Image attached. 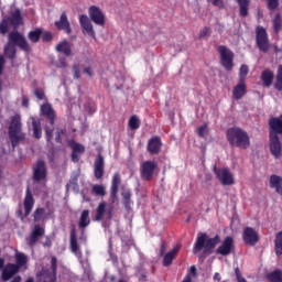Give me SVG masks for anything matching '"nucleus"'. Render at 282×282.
I'll return each instance as SVG.
<instances>
[{
	"mask_svg": "<svg viewBox=\"0 0 282 282\" xmlns=\"http://www.w3.org/2000/svg\"><path fill=\"white\" fill-rule=\"evenodd\" d=\"M17 46L20 47L22 52H26V54L32 52V47L30 46V43H28V40H25V36L19 33V31H12L9 33V41L3 50L6 58H9L10 61L17 58Z\"/></svg>",
	"mask_w": 282,
	"mask_h": 282,
	"instance_id": "1",
	"label": "nucleus"
},
{
	"mask_svg": "<svg viewBox=\"0 0 282 282\" xmlns=\"http://www.w3.org/2000/svg\"><path fill=\"white\" fill-rule=\"evenodd\" d=\"M227 140L231 147H237L238 149L250 148V135L241 128H229L227 130Z\"/></svg>",
	"mask_w": 282,
	"mask_h": 282,
	"instance_id": "2",
	"label": "nucleus"
},
{
	"mask_svg": "<svg viewBox=\"0 0 282 282\" xmlns=\"http://www.w3.org/2000/svg\"><path fill=\"white\" fill-rule=\"evenodd\" d=\"M9 138L11 140L12 149H14L19 142H23V140H25V133H23V123H21V115L11 117Z\"/></svg>",
	"mask_w": 282,
	"mask_h": 282,
	"instance_id": "3",
	"label": "nucleus"
},
{
	"mask_svg": "<svg viewBox=\"0 0 282 282\" xmlns=\"http://www.w3.org/2000/svg\"><path fill=\"white\" fill-rule=\"evenodd\" d=\"M217 243H219V236L208 238V235L206 234H198L196 242L194 243L193 253L197 254L203 250L205 254H210Z\"/></svg>",
	"mask_w": 282,
	"mask_h": 282,
	"instance_id": "4",
	"label": "nucleus"
},
{
	"mask_svg": "<svg viewBox=\"0 0 282 282\" xmlns=\"http://www.w3.org/2000/svg\"><path fill=\"white\" fill-rule=\"evenodd\" d=\"M56 257H53L51 259V270L43 268L42 271L37 274L39 282H56Z\"/></svg>",
	"mask_w": 282,
	"mask_h": 282,
	"instance_id": "5",
	"label": "nucleus"
},
{
	"mask_svg": "<svg viewBox=\"0 0 282 282\" xmlns=\"http://www.w3.org/2000/svg\"><path fill=\"white\" fill-rule=\"evenodd\" d=\"M218 52L220 55V63L223 67L227 72H232V67H235V63L232 62V59L235 58V55L232 54V51H230L226 46H219Z\"/></svg>",
	"mask_w": 282,
	"mask_h": 282,
	"instance_id": "6",
	"label": "nucleus"
},
{
	"mask_svg": "<svg viewBox=\"0 0 282 282\" xmlns=\"http://www.w3.org/2000/svg\"><path fill=\"white\" fill-rule=\"evenodd\" d=\"M96 216L94 217V221H102V219L111 220L113 219V206L107 207L106 202H101L97 209H96Z\"/></svg>",
	"mask_w": 282,
	"mask_h": 282,
	"instance_id": "7",
	"label": "nucleus"
},
{
	"mask_svg": "<svg viewBox=\"0 0 282 282\" xmlns=\"http://www.w3.org/2000/svg\"><path fill=\"white\" fill-rule=\"evenodd\" d=\"M214 172L223 186H232L235 184V177L228 169H217V166H214Z\"/></svg>",
	"mask_w": 282,
	"mask_h": 282,
	"instance_id": "8",
	"label": "nucleus"
},
{
	"mask_svg": "<svg viewBox=\"0 0 282 282\" xmlns=\"http://www.w3.org/2000/svg\"><path fill=\"white\" fill-rule=\"evenodd\" d=\"M79 24L82 28L83 34L85 36H90L91 39H96V31H94V24H91V20L86 14L79 15Z\"/></svg>",
	"mask_w": 282,
	"mask_h": 282,
	"instance_id": "9",
	"label": "nucleus"
},
{
	"mask_svg": "<svg viewBox=\"0 0 282 282\" xmlns=\"http://www.w3.org/2000/svg\"><path fill=\"white\" fill-rule=\"evenodd\" d=\"M257 45L261 52H268L270 50V43L268 42V33L263 26L257 28Z\"/></svg>",
	"mask_w": 282,
	"mask_h": 282,
	"instance_id": "10",
	"label": "nucleus"
},
{
	"mask_svg": "<svg viewBox=\"0 0 282 282\" xmlns=\"http://www.w3.org/2000/svg\"><path fill=\"white\" fill-rule=\"evenodd\" d=\"M45 177H47V167L45 161L40 160L33 169V180L34 182H45Z\"/></svg>",
	"mask_w": 282,
	"mask_h": 282,
	"instance_id": "11",
	"label": "nucleus"
},
{
	"mask_svg": "<svg viewBox=\"0 0 282 282\" xmlns=\"http://www.w3.org/2000/svg\"><path fill=\"white\" fill-rule=\"evenodd\" d=\"M88 15L90 21H93V23H95L96 25H105V13L102 12V10H100V8L91 6L88 9Z\"/></svg>",
	"mask_w": 282,
	"mask_h": 282,
	"instance_id": "12",
	"label": "nucleus"
},
{
	"mask_svg": "<svg viewBox=\"0 0 282 282\" xmlns=\"http://www.w3.org/2000/svg\"><path fill=\"white\" fill-rule=\"evenodd\" d=\"M242 239L247 246H257L259 243V234L254 228L246 227L242 232Z\"/></svg>",
	"mask_w": 282,
	"mask_h": 282,
	"instance_id": "13",
	"label": "nucleus"
},
{
	"mask_svg": "<svg viewBox=\"0 0 282 282\" xmlns=\"http://www.w3.org/2000/svg\"><path fill=\"white\" fill-rule=\"evenodd\" d=\"M156 169H158V163H155V161H145L141 163V177L148 181L151 180Z\"/></svg>",
	"mask_w": 282,
	"mask_h": 282,
	"instance_id": "14",
	"label": "nucleus"
},
{
	"mask_svg": "<svg viewBox=\"0 0 282 282\" xmlns=\"http://www.w3.org/2000/svg\"><path fill=\"white\" fill-rule=\"evenodd\" d=\"M235 246V240L232 237H226L224 242L218 247L217 253L221 254L223 257H228L230 252H232V248Z\"/></svg>",
	"mask_w": 282,
	"mask_h": 282,
	"instance_id": "15",
	"label": "nucleus"
},
{
	"mask_svg": "<svg viewBox=\"0 0 282 282\" xmlns=\"http://www.w3.org/2000/svg\"><path fill=\"white\" fill-rule=\"evenodd\" d=\"M19 272V265L14 263H8L3 269L1 273L2 281H10L14 274H18Z\"/></svg>",
	"mask_w": 282,
	"mask_h": 282,
	"instance_id": "16",
	"label": "nucleus"
},
{
	"mask_svg": "<svg viewBox=\"0 0 282 282\" xmlns=\"http://www.w3.org/2000/svg\"><path fill=\"white\" fill-rule=\"evenodd\" d=\"M270 150L274 158H281V141L274 133H270Z\"/></svg>",
	"mask_w": 282,
	"mask_h": 282,
	"instance_id": "17",
	"label": "nucleus"
},
{
	"mask_svg": "<svg viewBox=\"0 0 282 282\" xmlns=\"http://www.w3.org/2000/svg\"><path fill=\"white\" fill-rule=\"evenodd\" d=\"M94 175L97 180H102L105 175V159L100 154L95 161Z\"/></svg>",
	"mask_w": 282,
	"mask_h": 282,
	"instance_id": "18",
	"label": "nucleus"
},
{
	"mask_svg": "<svg viewBox=\"0 0 282 282\" xmlns=\"http://www.w3.org/2000/svg\"><path fill=\"white\" fill-rule=\"evenodd\" d=\"M57 30H63L66 34H72V26L69 25V20H67V13H62L59 21L55 22Z\"/></svg>",
	"mask_w": 282,
	"mask_h": 282,
	"instance_id": "19",
	"label": "nucleus"
},
{
	"mask_svg": "<svg viewBox=\"0 0 282 282\" xmlns=\"http://www.w3.org/2000/svg\"><path fill=\"white\" fill-rule=\"evenodd\" d=\"M162 150V141L160 138L155 137L149 140L148 142V151L151 155H158Z\"/></svg>",
	"mask_w": 282,
	"mask_h": 282,
	"instance_id": "20",
	"label": "nucleus"
},
{
	"mask_svg": "<svg viewBox=\"0 0 282 282\" xmlns=\"http://www.w3.org/2000/svg\"><path fill=\"white\" fill-rule=\"evenodd\" d=\"M69 243H70V250H72V252H73L78 259H80V257H83V252H80V248L78 247V240H77V236H76V229H72V231H70Z\"/></svg>",
	"mask_w": 282,
	"mask_h": 282,
	"instance_id": "21",
	"label": "nucleus"
},
{
	"mask_svg": "<svg viewBox=\"0 0 282 282\" xmlns=\"http://www.w3.org/2000/svg\"><path fill=\"white\" fill-rule=\"evenodd\" d=\"M7 20L10 23V25H12V28H14V30H17V28H19V25L23 24V17L21 15V10L15 9L11 13V17L7 18Z\"/></svg>",
	"mask_w": 282,
	"mask_h": 282,
	"instance_id": "22",
	"label": "nucleus"
},
{
	"mask_svg": "<svg viewBox=\"0 0 282 282\" xmlns=\"http://www.w3.org/2000/svg\"><path fill=\"white\" fill-rule=\"evenodd\" d=\"M43 235H45V229L41 225H35L28 241L29 246H34L39 241V237H43Z\"/></svg>",
	"mask_w": 282,
	"mask_h": 282,
	"instance_id": "23",
	"label": "nucleus"
},
{
	"mask_svg": "<svg viewBox=\"0 0 282 282\" xmlns=\"http://www.w3.org/2000/svg\"><path fill=\"white\" fill-rule=\"evenodd\" d=\"M89 224H91V218L89 217V210L84 209L79 216V221H78V226H79V229L82 230V235H85V228H87Z\"/></svg>",
	"mask_w": 282,
	"mask_h": 282,
	"instance_id": "24",
	"label": "nucleus"
},
{
	"mask_svg": "<svg viewBox=\"0 0 282 282\" xmlns=\"http://www.w3.org/2000/svg\"><path fill=\"white\" fill-rule=\"evenodd\" d=\"M32 208H34V197L32 196V192H30V187L26 188V195L24 198V215L28 217L32 213Z\"/></svg>",
	"mask_w": 282,
	"mask_h": 282,
	"instance_id": "25",
	"label": "nucleus"
},
{
	"mask_svg": "<svg viewBox=\"0 0 282 282\" xmlns=\"http://www.w3.org/2000/svg\"><path fill=\"white\" fill-rule=\"evenodd\" d=\"M269 127L271 129L270 133H274V135L282 133V115L279 118L270 119Z\"/></svg>",
	"mask_w": 282,
	"mask_h": 282,
	"instance_id": "26",
	"label": "nucleus"
},
{
	"mask_svg": "<svg viewBox=\"0 0 282 282\" xmlns=\"http://www.w3.org/2000/svg\"><path fill=\"white\" fill-rule=\"evenodd\" d=\"M270 188H274L278 195H282V177L279 175H271L269 178Z\"/></svg>",
	"mask_w": 282,
	"mask_h": 282,
	"instance_id": "27",
	"label": "nucleus"
},
{
	"mask_svg": "<svg viewBox=\"0 0 282 282\" xmlns=\"http://www.w3.org/2000/svg\"><path fill=\"white\" fill-rule=\"evenodd\" d=\"M56 52H59L61 54H64L65 56H74V53L72 52V44L66 40L59 42L56 45Z\"/></svg>",
	"mask_w": 282,
	"mask_h": 282,
	"instance_id": "28",
	"label": "nucleus"
},
{
	"mask_svg": "<svg viewBox=\"0 0 282 282\" xmlns=\"http://www.w3.org/2000/svg\"><path fill=\"white\" fill-rule=\"evenodd\" d=\"M41 112L43 116H46V118H48L51 124H54L56 113L54 112V108L50 104H43L41 106Z\"/></svg>",
	"mask_w": 282,
	"mask_h": 282,
	"instance_id": "29",
	"label": "nucleus"
},
{
	"mask_svg": "<svg viewBox=\"0 0 282 282\" xmlns=\"http://www.w3.org/2000/svg\"><path fill=\"white\" fill-rule=\"evenodd\" d=\"M32 121V129H33V137L36 140H41L43 137V128L41 127V121L36 120L34 117H31Z\"/></svg>",
	"mask_w": 282,
	"mask_h": 282,
	"instance_id": "30",
	"label": "nucleus"
},
{
	"mask_svg": "<svg viewBox=\"0 0 282 282\" xmlns=\"http://www.w3.org/2000/svg\"><path fill=\"white\" fill-rule=\"evenodd\" d=\"M73 152H72V160L73 162H78L80 160V155L85 153V148L80 143H74L72 145Z\"/></svg>",
	"mask_w": 282,
	"mask_h": 282,
	"instance_id": "31",
	"label": "nucleus"
},
{
	"mask_svg": "<svg viewBox=\"0 0 282 282\" xmlns=\"http://www.w3.org/2000/svg\"><path fill=\"white\" fill-rule=\"evenodd\" d=\"M180 252V246L174 247L170 252H167L163 258V265L165 268H169L171 263H173V259H175V256Z\"/></svg>",
	"mask_w": 282,
	"mask_h": 282,
	"instance_id": "32",
	"label": "nucleus"
},
{
	"mask_svg": "<svg viewBox=\"0 0 282 282\" xmlns=\"http://www.w3.org/2000/svg\"><path fill=\"white\" fill-rule=\"evenodd\" d=\"M15 265H18V270H21V268H28V256H25V253L23 252H15Z\"/></svg>",
	"mask_w": 282,
	"mask_h": 282,
	"instance_id": "33",
	"label": "nucleus"
},
{
	"mask_svg": "<svg viewBox=\"0 0 282 282\" xmlns=\"http://www.w3.org/2000/svg\"><path fill=\"white\" fill-rule=\"evenodd\" d=\"M234 98L237 100H241L242 96H246V84L243 82H240L235 88H234Z\"/></svg>",
	"mask_w": 282,
	"mask_h": 282,
	"instance_id": "34",
	"label": "nucleus"
},
{
	"mask_svg": "<svg viewBox=\"0 0 282 282\" xmlns=\"http://www.w3.org/2000/svg\"><path fill=\"white\" fill-rule=\"evenodd\" d=\"M261 78L265 87H270L272 85V80H274V73L270 69H265L262 72Z\"/></svg>",
	"mask_w": 282,
	"mask_h": 282,
	"instance_id": "35",
	"label": "nucleus"
},
{
	"mask_svg": "<svg viewBox=\"0 0 282 282\" xmlns=\"http://www.w3.org/2000/svg\"><path fill=\"white\" fill-rule=\"evenodd\" d=\"M122 203L127 210L131 209V189H123L121 193Z\"/></svg>",
	"mask_w": 282,
	"mask_h": 282,
	"instance_id": "36",
	"label": "nucleus"
},
{
	"mask_svg": "<svg viewBox=\"0 0 282 282\" xmlns=\"http://www.w3.org/2000/svg\"><path fill=\"white\" fill-rule=\"evenodd\" d=\"M274 248H275V254L278 257H281V254H282V231H280L275 235Z\"/></svg>",
	"mask_w": 282,
	"mask_h": 282,
	"instance_id": "37",
	"label": "nucleus"
},
{
	"mask_svg": "<svg viewBox=\"0 0 282 282\" xmlns=\"http://www.w3.org/2000/svg\"><path fill=\"white\" fill-rule=\"evenodd\" d=\"M240 8V17H248V8L250 7V0H237Z\"/></svg>",
	"mask_w": 282,
	"mask_h": 282,
	"instance_id": "38",
	"label": "nucleus"
},
{
	"mask_svg": "<svg viewBox=\"0 0 282 282\" xmlns=\"http://www.w3.org/2000/svg\"><path fill=\"white\" fill-rule=\"evenodd\" d=\"M93 193L98 197H105L107 195V187L102 184H95L93 185Z\"/></svg>",
	"mask_w": 282,
	"mask_h": 282,
	"instance_id": "39",
	"label": "nucleus"
},
{
	"mask_svg": "<svg viewBox=\"0 0 282 282\" xmlns=\"http://www.w3.org/2000/svg\"><path fill=\"white\" fill-rule=\"evenodd\" d=\"M268 281L271 282H282V271L281 270H275L273 272H269L267 274Z\"/></svg>",
	"mask_w": 282,
	"mask_h": 282,
	"instance_id": "40",
	"label": "nucleus"
},
{
	"mask_svg": "<svg viewBox=\"0 0 282 282\" xmlns=\"http://www.w3.org/2000/svg\"><path fill=\"white\" fill-rule=\"evenodd\" d=\"M42 34V29H36L34 31L29 32V40L31 43H39Z\"/></svg>",
	"mask_w": 282,
	"mask_h": 282,
	"instance_id": "41",
	"label": "nucleus"
},
{
	"mask_svg": "<svg viewBox=\"0 0 282 282\" xmlns=\"http://www.w3.org/2000/svg\"><path fill=\"white\" fill-rule=\"evenodd\" d=\"M274 87L275 89H278V91H282V65H280L278 68L276 82L274 84Z\"/></svg>",
	"mask_w": 282,
	"mask_h": 282,
	"instance_id": "42",
	"label": "nucleus"
},
{
	"mask_svg": "<svg viewBox=\"0 0 282 282\" xmlns=\"http://www.w3.org/2000/svg\"><path fill=\"white\" fill-rule=\"evenodd\" d=\"M129 127L130 129H132L133 131L140 129V119L138 118V116H132L129 120Z\"/></svg>",
	"mask_w": 282,
	"mask_h": 282,
	"instance_id": "43",
	"label": "nucleus"
},
{
	"mask_svg": "<svg viewBox=\"0 0 282 282\" xmlns=\"http://www.w3.org/2000/svg\"><path fill=\"white\" fill-rule=\"evenodd\" d=\"M248 65H241L240 66V70H239V78H240V83H243V80H246V77L248 76Z\"/></svg>",
	"mask_w": 282,
	"mask_h": 282,
	"instance_id": "44",
	"label": "nucleus"
},
{
	"mask_svg": "<svg viewBox=\"0 0 282 282\" xmlns=\"http://www.w3.org/2000/svg\"><path fill=\"white\" fill-rule=\"evenodd\" d=\"M120 182H121L120 174L116 173L112 177L111 188H117V189L120 188Z\"/></svg>",
	"mask_w": 282,
	"mask_h": 282,
	"instance_id": "45",
	"label": "nucleus"
},
{
	"mask_svg": "<svg viewBox=\"0 0 282 282\" xmlns=\"http://www.w3.org/2000/svg\"><path fill=\"white\" fill-rule=\"evenodd\" d=\"M45 215V209L43 208H37L34 214V221H41V219H43V216Z\"/></svg>",
	"mask_w": 282,
	"mask_h": 282,
	"instance_id": "46",
	"label": "nucleus"
},
{
	"mask_svg": "<svg viewBox=\"0 0 282 282\" xmlns=\"http://www.w3.org/2000/svg\"><path fill=\"white\" fill-rule=\"evenodd\" d=\"M281 25H282V20H281V15H275L274 20H273V29L274 32H279V30H281Z\"/></svg>",
	"mask_w": 282,
	"mask_h": 282,
	"instance_id": "47",
	"label": "nucleus"
},
{
	"mask_svg": "<svg viewBox=\"0 0 282 282\" xmlns=\"http://www.w3.org/2000/svg\"><path fill=\"white\" fill-rule=\"evenodd\" d=\"M11 25L8 19H3L0 23V34H7L8 33V26Z\"/></svg>",
	"mask_w": 282,
	"mask_h": 282,
	"instance_id": "48",
	"label": "nucleus"
},
{
	"mask_svg": "<svg viewBox=\"0 0 282 282\" xmlns=\"http://www.w3.org/2000/svg\"><path fill=\"white\" fill-rule=\"evenodd\" d=\"M207 2L215 6V8H219L220 10H224L225 8L224 0H207Z\"/></svg>",
	"mask_w": 282,
	"mask_h": 282,
	"instance_id": "49",
	"label": "nucleus"
},
{
	"mask_svg": "<svg viewBox=\"0 0 282 282\" xmlns=\"http://www.w3.org/2000/svg\"><path fill=\"white\" fill-rule=\"evenodd\" d=\"M110 202H111V204H116V202H118V188L111 187V189H110Z\"/></svg>",
	"mask_w": 282,
	"mask_h": 282,
	"instance_id": "50",
	"label": "nucleus"
},
{
	"mask_svg": "<svg viewBox=\"0 0 282 282\" xmlns=\"http://www.w3.org/2000/svg\"><path fill=\"white\" fill-rule=\"evenodd\" d=\"M34 96H36V98L39 100H44L45 99V90L41 89V88H37V89L34 90Z\"/></svg>",
	"mask_w": 282,
	"mask_h": 282,
	"instance_id": "51",
	"label": "nucleus"
},
{
	"mask_svg": "<svg viewBox=\"0 0 282 282\" xmlns=\"http://www.w3.org/2000/svg\"><path fill=\"white\" fill-rule=\"evenodd\" d=\"M208 133V126L207 124H203L198 128V135L200 138H205V135Z\"/></svg>",
	"mask_w": 282,
	"mask_h": 282,
	"instance_id": "52",
	"label": "nucleus"
},
{
	"mask_svg": "<svg viewBox=\"0 0 282 282\" xmlns=\"http://www.w3.org/2000/svg\"><path fill=\"white\" fill-rule=\"evenodd\" d=\"M41 39L46 42L52 41V33L42 30Z\"/></svg>",
	"mask_w": 282,
	"mask_h": 282,
	"instance_id": "53",
	"label": "nucleus"
},
{
	"mask_svg": "<svg viewBox=\"0 0 282 282\" xmlns=\"http://www.w3.org/2000/svg\"><path fill=\"white\" fill-rule=\"evenodd\" d=\"M268 7L270 10H275V8H279V0H268Z\"/></svg>",
	"mask_w": 282,
	"mask_h": 282,
	"instance_id": "54",
	"label": "nucleus"
},
{
	"mask_svg": "<svg viewBox=\"0 0 282 282\" xmlns=\"http://www.w3.org/2000/svg\"><path fill=\"white\" fill-rule=\"evenodd\" d=\"M208 34H210V29L208 28H204L200 33H199V39H206V36H208Z\"/></svg>",
	"mask_w": 282,
	"mask_h": 282,
	"instance_id": "55",
	"label": "nucleus"
},
{
	"mask_svg": "<svg viewBox=\"0 0 282 282\" xmlns=\"http://www.w3.org/2000/svg\"><path fill=\"white\" fill-rule=\"evenodd\" d=\"M58 67L65 68L67 67V59H65V57H59L58 59Z\"/></svg>",
	"mask_w": 282,
	"mask_h": 282,
	"instance_id": "56",
	"label": "nucleus"
},
{
	"mask_svg": "<svg viewBox=\"0 0 282 282\" xmlns=\"http://www.w3.org/2000/svg\"><path fill=\"white\" fill-rule=\"evenodd\" d=\"M74 78H80V68L78 66H73Z\"/></svg>",
	"mask_w": 282,
	"mask_h": 282,
	"instance_id": "57",
	"label": "nucleus"
},
{
	"mask_svg": "<svg viewBox=\"0 0 282 282\" xmlns=\"http://www.w3.org/2000/svg\"><path fill=\"white\" fill-rule=\"evenodd\" d=\"M65 132L61 129H57L55 140L56 142H62L61 135H63Z\"/></svg>",
	"mask_w": 282,
	"mask_h": 282,
	"instance_id": "58",
	"label": "nucleus"
},
{
	"mask_svg": "<svg viewBox=\"0 0 282 282\" xmlns=\"http://www.w3.org/2000/svg\"><path fill=\"white\" fill-rule=\"evenodd\" d=\"M45 135H46L47 142H50V140H52V129L45 128Z\"/></svg>",
	"mask_w": 282,
	"mask_h": 282,
	"instance_id": "59",
	"label": "nucleus"
},
{
	"mask_svg": "<svg viewBox=\"0 0 282 282\" xmlns=\"http://www.w3.org/2000/svg\"><path fill=\"white\" fill-rule=\"evenodd\" d=\"M22 107H25V108L30 107V99H28L26 96L22 97Z\"/></svg>",
	"mask_w": 282,
	"mask_h": 282,
	"instance_id": "60",
	"label": "nucleus"
},
{
	"mask_svg": "<svg viewBox=\"0 0 282 282\" xmlns=\"http://www.w3.org/2000/svg\"><path fill=\"white\" fill-rule=\"evenodd\" d=\"M235 274L238 282L243 279V276H241V272L239 271V268H236Z\"/></svg>",
	"mask_w": 282,
	"mask_h": 282,
	"instance_id": "61",
	"label": "nucleus"
},
{
	"mask_svg": "<svg viewBox=\"0 0 282 282\" xmlns=\"http://www.w3.org/2000/svg\"><path fill=\"white\" fill-rule=\"evenodd\" d=\"M6 65V59L3 55H0V74L3 72V66Z\"/></svg>",
	"mask_w": 282,
	"mask_h": 282,
	"instance_id": "62",
	"label": "nucleus"
},
{
	"mask_svg": "<svg viewBox=\"0 0 282 282\" xmlns=\"http://www.w3.org/2000/svg\"><path fill=\"white\" fill-rule=\"evenodd\" d=\"M213 280H214L215 282H221V274H219L218 272H216V273L214 274Z\"/></svg>",
	"mask_w": 282,
	"mask_h": 282,
	"instance_id": "63",
	"label": "nucleus"
},
{
	"mask_svg": "<svg viewBox=\"0 0 282 282\" xmlns=\"http://www.w3.org/2000/svg\"><path fill=\"white\" fill-rule=\"evenodd\" d=\"M10 282H21V275L14 276Z\"/></svg>",
	"mask_w": 282,
	"mask_h": 282,
	"instance_id": "64",
	"label": "nucleus"
}]
</instances>
